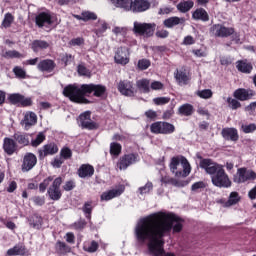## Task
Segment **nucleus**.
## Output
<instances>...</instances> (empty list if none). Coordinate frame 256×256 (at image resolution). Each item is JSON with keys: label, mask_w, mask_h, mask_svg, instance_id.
<instances>
[{"label": "nucleus", "mask_w": 256, "mask_h": 256, "mask_svg": "<svg viewBox=\"0 0 256 256\" xmlns=\"http://www.w3.org/2000/svg\"><path fill=\"white\" fill-rule=\"evenodd\" d=\"M183 218L172 212L152 213L140 220L135 228L138 243H147L148 251L154 256H163L165 237L183 231Z\"/></svg>", "instance_id": "1"}, {"label": "nucleus", "mask_w": 256, "mask_h": 256, "mask_svg": "<svg viewBox=\"0 0 256 256\" xmlns=\"http://www.w3.org/2000/svg\"><path fill=\"white\" fill-rule=\"evenodd\" d=\"M93 93L94 97H103L107 93V87L102 84H68L64 87L62 95L72 103L78 105H89L91 101L87 99Z\"/></svg>", "instance_id": "2"}, {"label": "nucleus", "mask_w": 256, "mask_h": 256, "mask_svg": "<svg viewBox=\"0 0 256 256\" xmlns=\"http://www.w3.org/2000/svg\"><path fill=\"white\" fill-rule=\"evenodd\" d=\"M198 159H200V169H204L205 173L210 175L214 187H219V189H229V187L233 185V182H231V179L229 178V174L225 171V166L215 162L211 158L198 156Z\"/></svg>", "instance_id": "3"}, {"label": "nucleus", "mask_w": 256, "mask_h": 256, "mask_svg": "<svg viewBox=\"0 0 256 256\" xmlns=\"http://www.w3.org/2000/svg\"><path fill=\"white\" fill-rule=\"evenodd\" d=\"M169 169L178 179L189 177L191 164L184 156H174L171 158Z\"/></svg>", "instance_id": "4"}, {"label": "nucleus", "mask_w": 256, "mask_h": 256, "mask_svg": "<svg viewBox=\"0 0 256 256\" xmlns=\"http://www.w3.org/2000/svg\"><path fill=\"white\" fill-rule=\"evenodd\" d=\"M150 131L154 135H171L175 133V125L165 121H157L150 125Z\"/></svg>", "instance_id": "5"}, {"label": "nucleus", "mask_w": 256, "mask_h": 256, "mask_svg": "<svg viewBox=\"0 0 256 256\" xmlns=\"http://www.w3.org/2000/svg\"><path fill=\"white\" fill-rule=\"evenodd\" d=\"M78 123L81 129H86L87 131H97V129H99V123L91 119V111L81 113L78 118Z\"/></svg>", "instance_id": "6"}, {"label": "nucleus", "mask_w": 256, "mask_h": 256, "mask_svg": "<svg viewBox=\"0 0 256 256\" xmlns=\"http://www.w3.org/2000/svg\"><path fill=\"white\" fill-rule=\"evenodd\" d=\"M256 173L251 169L245 167L238 168L236 175L233 177L234 183L240 185L241 183H247V181H255Z\"/></svg>", "instance_id": "7"}, {"label": "nucleus", "mask_w": 256, "mask_h": 256, "mask_svg": "<svg viewBox=\"0 0 256 256\" xmlns=\"http://www.w3.org/2000/svg\"><path fill=\"white\" fill-rule=\"evenodd\" d=\"M63 184V178L61 176L54 179L52 184L48 187L47 195L52 201H59L63 197L61 191V185Z\"/></svg>", "instance_id": "8"}, {"label": "nucleus", "mask_w": 256, "mask_h": 256, "mask_svg": "<svg viewBox=\"0 0 256 256\" xmlns=\"http://www.w3.org/2000/svg\"><path fill=\"white\" fill-rule=\"evenodd\" d=\"M156 27L157 25L155 23L134 22L133 31L136 33V35H141L143 37H153Z\"/></svg>", "instance_id": "9"}, {"label": "nucleus", "mask_w": 256, "mask_h": 256, "mask_svg": "<svg viewBox=\"0 0 256 256\" xmlns=\"http://www.w3.org/2000/svg\"><path fill=\"white\" fill-rule=\"evenodd\" d=\"M139 162V154L138 153H128L124 154L119 158L117 162V167L120 171H125L127 168L131 167V165H135V163Z\"/></svg>", "instance_id": "10"}, {"label": "nucleus", "mask_w": 256, "mask_h": 256, "mask_svg": "<svg viewBox=\"0 0 256 256\" xmlns=\"http://www.w3.org/2000/svg\"><path fill=\"white\" fill-rule=\"evenodd\" d=\"M211 33L215 35V37L227 38L231 37V35H235V28L227 27L223 24H214L210 28Z\"/></svg>", "instance_id": "11"}, {"label": "nucleus", "mask_w": 256, "mask_h": 256, "mask_svg": "<svg viewBox=\"0 0 256 256\" xmlns=\"http://www.w3.org/2000/svg\"><path fill=\"white\" fill-rule=\"evenodd\" d=\"M131 52H129V48L125 46H120L117 48L114 61L117 65H127L130 61Z\"/></svg>", "instance_id": "12"}, {"label": "nucleus", "mask_w": 256, "mask_h": 256, "mask_svg": "<svg viewBox=\"0 0 256 256\" xmlns=\"http://www.w3.org/2000/svg\"><path fill=\"white\" fill-rule=\"evenodd\" d=\"M8 103H10V105H21L22 107H31V105H33V100L31 98H26L22 94L12 93L8 95Z\"/></svg>", "instance_id": "13"}, {"label": "nucleus", "mask_w": 256, "mask_h": 256, "mask_svg": "<svg viewBox=\"0 0 256 256\" xmlns=\"http://www.w3.org/2000/svg\"><path fill=\"white\" fill-rule=\"evenodd\" d=\"M53 23L54 21L51 12H40L35 17V24L40 29H43V27H50Z\"/></svg>", "instance_id": "14"}, {"label": "nucleus", "mask_w": 256, "mask_h": 256, "mask_svg": "<svg viewBox=\"0 0 256 256\" xmlns=\"http://www.w3.org/2000/svg\"><path fill=\"white\" fill-rule=\"evenodd\" d=\"M56 153H59V146L55 142H50L38 150V157L40 160H43L45 157H49V155H56Z\"/></svg>", "instance_id": "15"}, {"label": "nucleus", "mask_w": 256, "mask_h": 256, "mask_svg": "<svg viewBox=\"0 0 256 256\" xmlns=\"http://www.w3.org/2000/svg\"><path fill=\"white\" fill-rule=\"evenodd\" d=\"M150 7L151 3H149V0H131L127 11H132L133 13H143Z\"/></svg>", "instance_id": "16"}, {"label": "nucleus", "mask_w": 256, "mask_h": 256, "mask_svg": "<svg viewBox=\"0 0 256 256\" xmlns=\"http://www.w3.org/2000/svg\"><path fill=\"white\" fill-rule=\"evenodd\" d=\"M255 95V90L245 88H238L233 92L234 99L238 101H250Z\"/></svg>", "instance_id": "17"}, {"label": "nucleus", "mask_w": 256, "mask_h": 256, "mask_svg": "<svg viewBox=\"0 0 256 256\" xmlns=\"http://www.w3.org/2000/svg\"><path fill=\"white\" fill-rule=\"evenodd\" d=\"M37 165V156L31 152H28L24 155L22 161V171L27 173Z\"/></svg>", "instance_id": "18"}, {"label": "nucleus", "mask_w": 256, "mask_h": 256, "mask_svg": "<svg viewBox=\"0 0 256 256\" xmlns=\"http://www.w3.org/2000/svg\"><path fill=\"white\" fill-rule=\"evenodd\" d=\"M118 91L121 93V95L133 97L135 95V87H133V82L129 80H121L118 83Z\"/></svg>", "instance_id": "19"}, {"label": "nucleus", "mask_w": 256, "mask_h": 256, "mask_svg": "<svg viewBox=\"0 0 256 256\" xmlns=\"http://www.w3.org/2000/svg\"><path fill=\"white\" fill-rule=\"evenodd\" d=\"M37 69L40 73H53L57 69V63L53 59L40 60Z\"/></svg>", "instance_id": "20"}, {"label": "nucleus", "mask_w": 256, "mask_h": 256, "mask_svg": "<svg viewBox=\"0 0 256 256\" xmlns=\"http://www.w3.org/2000/svg\"><path fill=\"white\" fill-rule=\"evenodd\" d=\"M2 148H3L4 153H6V155L11 156V155H14V153H17V151L19 149V145L15 141V138L5 137L3 139Z\"/></svg>", "instance_id": "21"}, {"label": "nucleus", "mask_w": 256, "mask_h": 256, "mask_svg": "<svg viewBox=\"0 0 256 256\" xmlns=\"http://www.w3.org/2000/svg\"><path fill=\"white\" fill-rule=\"evenodd\" d=\"M221 136L225 141H232L233 143H237L239 141V131L237 128L226 127L221 131Z\"/></svg>", "instance_id": "22"}, {"label": "nucleus", "mask_w": 256, "mask_h": 256, "mask_svg": "<svg viewBox=\"0 0 256 256\" xmlns=\"http://www.w3.org/2000/svg\"><path fill=\"white\" fill-rule=\"evenodd\" d=\"M125 192V186H120L118 189H112L106 192H103L100 196V201H111L115 197H120Z\"/></svg>", "instance_id": "23"}, {"label": "nucleus", "mask_w": 256, "mask_h": 256, "mask_svg": "<svg viewBox=\"0 0 256 256\" xmlns=\"http://www.w3.org/2000/svg\"><path fill=\"white\" fill-rule=\"evenodd\" d=\"M13 139L16 141L17 145L21 147H29L31 145V135L25 132H16L13 135Z\"/></svg>", "instance_id": "24"}, {"label": "nucleus", "mask_w": 256, "mask_h": 256, "mask_svg": "<svg viewBox=\"0 0 256 256\" xmlns=\"http://www.w3.org/2000/svg\"><path fill=\"white\" fill-rule=\"evenodd\" d=\"M77 173L81 179H86V177H93L95 175V168L90 164H82Z\"/></svg>", "instance_id": "25"}, {"label": "nucleus", "mask_w": 256, "mask_h": 256, "mask_svg": "<svg viewBox=\"0 0 256 256\" xmlns=\"http://www.w3.org/2000/svg\"><path fill=\"white\" fill-rule=\"evenodd\" d=\"M164 27H167V29H173V27L177 25H185V18L172 16L168 19H165L163 22Z\"/></svg>", "instance_id": "26"}, {"label": "nucleus", "mask_w": 256, "mask_h": 256, "mask_svg": "<svg viewBox=\"0 0 256 256\" xmlns=\"http://www.w3.org/2000/svg\"><path fill=\"white\" fill-rule=\"evenodd\" d=\"M21 124L25 125V127H33V125H37V114L31 111L26 112Z\"/></svg>", "instance_id": "27"}, {"label": "nucleus", "mask_w": 256, "mask_h": 256, "mask_svg": "<svg viewBox=\"0 0 256 256\" xmlns=\"http://www.w3.org/2000/svg\"><path fill=\"white\" fill-rule=\"evenodd\" d=\"M192 19H194V21H203L204 23H207V21H209V13H207L205 8H197L192 13Z\"/></svg>", "instance_id": "28"}, {"label": "nucleus", "mask_w": 256, "mask_h": 256, "mask_svg": "<svg viewBox=\"0 0 256 256\" xmlns=\"http://www.w3.org/2000/svg\"><path fill=\"white\" fill-rule=\"evenodd\" d=\"M174 77L178 83V85H188L189 84V75H187V72L185 70H179L177 69L174 73Z\"/></svg>", "instance_id": "29"}, {"label": "nucleus", "mask_w": 256, "mask_h": 256, "mask_svg": "<svg viewBox=\"0 0 256 256\" xmlns=\"http://www.w3.org/2000/svg\"><path fill=\"white\" fill-rule=\"evenodd\" d=\"M195 113V108L193 105L189 103L182 104L178 108V115H181L182 117H191Z\"/></svg>", "instance_id": "30"}, {"label": "nucleus", "mask_w": 256, "mask_h": 256, "mask_svg": "<svg viewBox=\"0 0 256 256\" xmlns=\"http://www.w3.org/2000/svg\"><path fill=\"white\" fill-rule=\"evenodd\" d=\"M50 44L45 40H34L31 45L32 51L34 53H39V51H45V49H49Z\"/></svg>", "instance_id": "31"}, {"label": "nucleus", "mask_w": 256, "mask_h": 256, "mask_svg": "<svg viewBox=\"0 0 256 256\" xmlns=\"http://www.w3.org/2000/svg\"><path fill=\"white\" fill-rule=\"evenodd\" d=\"M195 6V2L192 0H186V1H181L176 5L177 11L179 13H189V10Z\"/></svg>", "instance_id": "32"}, {"label": "nucleus", "mask_w": 256, "mask_h": 256, "mask_svg": "<svg viewBox=\"0 0 256 256\" xmlns=\"http://www.w3.org/2000/svg\"><path fill=\"white\" fill-rule=\"evenodd\" d=\"M236 69L240 71V73H246L249 75V73L253 71V64L240 60L237 62Z\"/></svg>", "instance_id": "33"}, {"label": "nucleus", "mask_w": 256, "mask_h": 256, "mask_svg": "<svg viewBox=\"0 0 256 256\" xmlns=\"http://www.w3.org/2000/svg\"><path fill=\"white\" fill-rule=\"evenodd\" d=\"M55 250L58 255H67V253H71V247L61 240L56 242Z\"/></svg>", "instance_id": "34"}, {"label": "nucleus", "mask_w": 256, "mask_h": 256, "mask_svg": "<svg viewBox=\"0 0 256 256\" xmlns=\"http://www.w3.org/2000/svg\"><path fill=\"white\" fill-rule=\"evenodd\" d=\"M26 248L24 245L17 244L13 248H10L7 250L6 255L7 256H17V255H25Z\"/></svg>", "instance_id": "35"}, {"label": "nucleus", "mask_w": 256, "mask_h": 256, "mask_svg": "<svg viewBox=\"0 0 256 256\" xmlns=\"http://www.w3.org/2000/svg\"><path fill=\"white\" fill-rule=\"evenodd\" d=\"M137 88L142 91V93H150L151 92V81L149 79H141L136 82Z\"/></svg>", "instance_id": "36"}, {"label": "nucleus", "mask_w": 256, "mask_h": 256, "mask_svg": "<svg viewBox=\"0 0 256 256\" xmlns=\"http://www.w3.org/2000/svg\"><path fill=\"white\" fill-rule=\"evenodd\" d=\"M29 224L33 229H40L41 225H43V218L37 214H34L29 219Z\"/></svg>", "instance_id": "37"}, {"label": "nucleus", "mask_w": 256, "mask_h": 256, "mask_svg": "<svg viewBox=\"0 0 256 256\" xmlns=\"http://www.w3.org/2000/svg\"><path fill=\"white\" fill-rule=\"evenodd\" d=\"M99 249V242L92 240L89 244L85 243L83 246V251L86 253H97Z\"/></svg>", "instance_id": "38"}, {"label": "nucleus", "mask_w": 256, "mask_h": 256, "mask_svg": "<svg viewBox=\"0 0 256 256\" xmlns=\"http://www.w3.org/2000/svg\"><path fill=\"white\" fill-rule=\"evenodd\" d=\"M121 151H123V146L120 143L112 142L110 144V155L112 157H119L121 155Z\"/></svg>", "instance_id": "39"}, {"label": "nucleus", "mask_w": 256, "mask_h": 256, "mask_svg": "<svg viewBox=\"0 0 256 256\" xmlns=\"http://www.w3.org/2000/svg\"><path fill=\"white\" fill-rule=\"evenodd\" d=\"M82 211L86 219H88V221H91V214L93 213V201L85 202L82 206Z\"/></svg>", "instance_id": "40"}, {"label": "nucleus", "mask_w": 256, "mask_h": 256, "mask_svg": "<svg viewBox=\"0 0 256 256\" xmlns=\"http://www.w3.org/2000/svg\"><path fill=\"white\" fill-rule=\"evenodd\" d=\"M241 201V196H239V192H231L226 202V207H231L233 205H237Z\"/></svg>", "instance_id": "41"}, {"label": "nucleus", "mask_w": 256, "mask_h": 256, "mask_svg": "<svg viewBox=\"0 0 256 256\" xmlns=\"http://www.w3.org/2000/svg\"><path fill=\"white\" fill-rule=\"evenodd\" d=\"M2 57L4 59H21L25 56L17 50H8L2 54Z\"/></svg>", "instance_id": "42"}, {"label": "nucleus", "mask_w": 256, "mask_h": 256, "mask_svg": "<svg viewBox=\"0 0 256 256\" xmlns=\"http://www.w3.org/2000/svg\"><path fill=\"white\" fill-rule=\"evenodd\" d=\"M161 183L164 185H173L174 187H183V184L179 182L177 179L172 178L171 176H163L161 178Z\"/></svg>", "instance_id": "43"}, {"label": "nucleus", "mask_w": 256, "mask_h": 256, "mask_svg": "<svg viewBox=\"0 0 256 256\" xmlns=\"http://www.w3.org/2000/svg\"><path fill=\"white\" fill-rule=\"evenodd\" d=\"M54 181H55V178L53 176H48L46 179H44L39 184L40 193H45V191H47V187H49V185H51Z\"/></svg>", "instance_id": "44"}, {"label": "nucleus", "mask_w": 256, "mask_h": 256, "mask_svg": "<svg viewBox=\"0 0 256 256\" xmlns=\"http://www.w3.org/2000/svg\"><path fill=\"white\" fill-rule=\"evenodd\" d=\"M13 21H15V16H13V14H11L10 12H7L4 15V19L2 21V27H4L5 29H9V27L13 25Z\"/></svg>", "instance_id": "45"}, {"label": "nucleus", "mask_w": 256, "mask_h": 256, "mask_svg": "<svg viewBox=\"0 0 256 256\" xmlns=\"http://www.w3.org/2000/svg\"><path fill=\"white\" fill-rule=\"evenodd\" d=\"M131 1L132 0H112V3L115 5V7H120V9L128 11Z\"/></svg>", "instance_id": "46"}, {"label": "nucleus", "mask_w": 256, "mask_h": 256, "mask_svg": "<svg viewBox=\"0 0 256 256\" xmlns=\"http://www.w3.org/2000/svg\"><path fill=\"white\" fill-rule=\"evenodd\" d=\"M227 103L230 109H232L233 111H237V109H241V102H239L237 98L228 97Z\"/></svg>", "instance_id": "47"}, {"label": "nucleus", "mask_w": 256, "mask_h": 256, "mask_svg": "<svg viewBox=\"0 0 256 256\" xmlns=\"http://www.w3.org/2000/svg\"><path fill=\"white\" fill-rule=\"evenodd\" d=\"M60 157L64 160L67 161L73 157V151L70 150L69 147H63L60 150Z\"/></svg>", "instance_id": "48"}, {"label": "nucleus", "mask_w": 256, "mask_h": 256, "mask_svg": "<svg viewBox=\"0 0 256 256\" xmlns=\"http://www.w3.org/2000/svg\"><path fill=\"white\" fill-rule=\"evenodd\" d=\"M240 130L243 133L249 134V133H255L256 131V124L251 123V124H242L240 127Z\"/></svg>", "instance_id": "49"}, {"label": "nucleus", "mask_w": 256, "mask_h": 256, "mask_svg": "<svg viewBox=\"0 0 256 256\" xmlns=\"http://www.w3.org/2000/svg\"><path fill=\"white\" fill-rule=\"evenodd\" d=\"M45 139H46L45 134L43 132H39L36 138L34 140H31V145L33 147H39V145H41V143H43Z\"/></svg>", "instance_id": "50"}, {"label": "nucleus", "mask_w": 256, "mask_h": 256, "mask_svg": "<svg viewBox=\"0 0 256 256\" xmlns=\"http://www.w3.org/2000/svg\"><path fill=\"white\" fill-rule=\"evenodd\" d=\"M100 27L96 28L94 30V33L97 35V37H101L105 31H107L109 25L106 22L100 21L99 22Z\"/></svg>", "instance_id": "51"}, {"label": "nucleus", "mask_w": 256, "mask_h": 256, "mask_svg": "<svg viewBox=\"0 0 256 256\" xmlns=\"http://www.w3.org/2000/svg\"><path fill=\"white\" fill-rule=\"evenodd\" d=\"M207 187V184L203 181H198L192 184L191 191H194V193H200V191H203Z\"/></svg>", "instance_id": "52"}, {"label": "nucleus", "mask_w": 256, "mask_h": 256, "mask_svg": "<svg viewBox=\"0 0 256 256\" xmlns=\"http://www.w3.org/2000/svg\"><path fill=\"white\" fill-rule=\"evenodd\" d=\"M140 195H147L153 191V182L148 181L145 186H142L138 189Z\"/></svg>", "instance_id": "53"}, {"label": "nucleus", "mask_w": 256, "mask_h": 256, "mask_svg": "<svg viewBox=\"0 0 256 256\" xmlns=\"http://www.w3.org/2000/svg\"><path fill=\"white\" fill-rule=\"evenodd\" d=\"M197 96L200 99H211L213 97V91L211 89H204L197 92Z\"/></svg>", "instance_id": "54"}, {"label": "nucleus", "mask_w": 256, "mask_h": 256, "mask_svg": "<svg viewBox=\"0 0 256 256\" xmlns=\"http://www.w3.org/2000/svg\"><path fill=\"white\" fill-rule=\"evenodd\" d=\"M13 73L18 79H25V77H27V72H25L23 68L19 66L13 68Z\"/></svg>", "instance_id": "55"}, {"label": "nucleus", "mask_w": 256, "mask_h": 256, "mask_svg": "<svg viewBox=\"0 0 256 256\" xmlns=\"http://www.w3.org/2000/svg\"><path fill=\"white\" fill-rule=\"evenodd\" d=\"M84 21H97V14H95V12H90V11H85L82 12Z\"/></svg>", "instance_id": "56"}, {"label": "nucleus", "mask_w": 256, "mask_h": 256, "mask_svg": "<svg viewBox=\"0 0 256 256\" xmlns=\"http://www.w3.org/2000/svg\"><path fill=\"white\" fill-rule=\"evenodd\" d=\"M69 45L72 47H81V45H85V39L83 37L73 38L69 41Z\"/></svg>", "instance_id": "57"}, {"label": "nucleus", "mask_w": 256, "mask_h": 256, "mask_svg": "<svg viewBox=\"0 0 256 256\" xmlns=\"http://www.w3.org/2000/svg\"><path fill=\"white\" fill-rule=\"evenodd\" d=\"M149 67H151V61H149L148 59H141L138 61V68L141 71H145L149 69Z\"/></svg>", "instance_id": "58"}, {"label": "nucleus", "mask_w": 256, "mask_h": 256, "mask_svg": "<svg viewBox=\"0 0 256 256\" xmlns=\"http://www.w3.org/2000/svg\"><path fill=\"white\" fill-rule=\"evenodd\" d=\"M171 101L169 97H157L153 99L155 105H167Z\"/></svg>", "instance_id": "59"}, {"label": "nucleus", "mask_w": 256, "mask_h": 256, "mask_svg": "<svg viewBox=\"0 0 256 256\" xmlns=\"http://www.w3.org/2000/svg\"><path fill=\"white\" fill-rule=\"evenodd\" d=\"M78 75H81L83 77H87L89 75V69L85 67L84 65L79 64L77 67Z\"/></svg>", "instance_id": "60"}, {"label": "nucleus", "mask_w": 256, "mask_h": 256, "mask_svg": "<svg viewBox=\"0 0 256 256\" xmlns=\"http://www.w3.org/2000/svg\"><path fill=\"white\" fill-rule=\"evenodd\" d=\"M75 187H76L75 181L73 180L66 181V183L63 185L64 191H73Z\"/></svg>", "instance_id": "61"}, {"label": "nucleus", "mask_w": 256, "mask_h": 256, "mask_svg": "<svg viewBox=\"0 0 256 256\" xmlns=\"http://www.w3.org/2000/svg\"><path fill=\"white\" fill-rule=\"evenodd\" d=\"M33 203H34V205H37L38 207H43V205H45V197L35 196L33 198Z\"/></svg>", "instance_id": "62"}, {"label": "nucleus", "mask_w": 256, "mask_h": 256, "mask_svg": "<svg viewBox=\"0 0 256 256\" xmlns=\"http://www.w3.org/2000/svg\"><path fill=\"white\" fill-rule=\"evenodd\" d=\"M145 117L151 121H155V119H157V112L154 110H148L145 112Z\"/></svg>", "instance_id": "63"}, {"label": "nucleus", "mask_w": 256, "mask_h": 256, "mask_svg": "<svg viewBox=\"0 0 256 256\" xmlns=\"http://www.w3.org/2000/svg\"><path fill=\"white\" fill-rule=\"evenodd\" d=\"M66 242L70 243V245H74V243H75V234L73 232L66 233Z\"/></svg>", "instance_id": "64"}]
</instances>
